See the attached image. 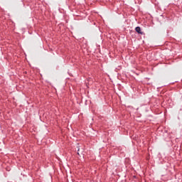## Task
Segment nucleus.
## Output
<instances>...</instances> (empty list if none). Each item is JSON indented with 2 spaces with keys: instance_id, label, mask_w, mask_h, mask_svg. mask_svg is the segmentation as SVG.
Instances as JSON below:
<instances>
[{
  "instance_id": "f03ea898",
  "label": "nucleus",
  "mask_w": 182,
  "mask_h": 182,
  "mask_svg": "<svg viewBox=\"0 0 182 182\" xmlns=\"http://www.w3.org/2000/svg\"><path fill=\"white\" fill-rule=\"evenodd\" d=\"M77 151H78V152H77V154H78V155L80 154V149H78Z\"/></svg>"
},
{
  "instance_id": "f257e3e1",
  "label": "nucleus",
  "mask_w": 182,
  "mask_h": 182,
  "mask_svg": "<svg viewBox=\"0 0 182 182\" xmlns=\"http://www.w3.org/2000/svg\"><path fill=\"white\" fill-rule=\"evenodd\" d=\"M135 31L136 32H137V33H139L140 35H143V32H141V28H140L139 26L136 27Z\"/></svg>"
}]
</instances>
